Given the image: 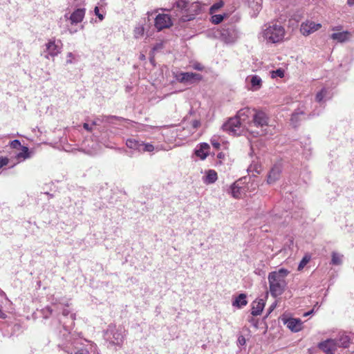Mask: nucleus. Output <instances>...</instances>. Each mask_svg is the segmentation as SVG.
Masks as SVG:
<instances>
[{
	"mask_svg": "<svg viewBox=\"0 0 354 354\" xmlns=\"http://www.w3.org/2000/svg\"><path fill=\"white\" fill-rule=\"evenodd\" d=\"M289 272L285 268H281L278 271L269 273L268 282L271 295L276 297L281 295L286 286L285 278Z\"/></svg>",
	"mask_w": 354,
	"mask_h": 354,
	"instance_id": "obj_1",
	"label": "nucleus"
},
{
	"mask_svg": "<svg viewBox=\"0 0 354 354\" xmlns=\"http://www.w3.org/2000/svg\"><path fill=\"white\" fill-rule=\"evenodd\" d=\"M174 6L177 8V11L182 14L181 19L183 21L192 20L200 10L198 3H191L188 0H177Z\"/></svg>",
	"mask_w": 354,
	"mask_h": 354,
	"instance_id": "obj_2",
	"label": "nucleus"
},
{
	"mask_svg": "<svg viewBox=\"0 0 354 354\" xmlns=\"http://www.w3.org/2000/svg\"><path fill=\"white\" fill-rule=\"evenodd\" d=\"M263 35L267 41L270 43H279L283 41L285 36L284 28L274 24L268 26L263 32Z\"/></svg>",
	"mask_w": 354,
	"mask_h": 354,
	"instance_id": "obj_3",
	"label": "nucleus"
},
{
	"mask_svg": "<svg viewBox=\"0 0 354 354\" xmlns=\"http://www.w3.org/2000/svg\"><path fill=\"white\" fill-rule=\"evenodd\" d=\"M124 330L117 328L115 325H109L104 333L105 339L113 345L120 346L124 341Z\"/></svg>",
	"mask_w": 354,
	"mask_h": 354,
	"instance_id": "obj_4",
	"label": "nucleus"
},
{
	"mask_svg": "<svg viewBox=\"0 0 354 354\" xmlns=\"http://www.w3.org/2000/svg\"><path fill=\"white\" fill-rule=\"evenodd\" d=\"M223 131L232 136L239 135L241 129V122L238 117L230 118L223 125Z\"/></svg>",
	"mask_w": 354,
	"mask_h": 354,
	"instance_id": "obj_5",
	"label": "nucleus"
},
{
	"mask_svg": "<svg viewBox=\"0 0 354 354\" xmlns=\"http://www.w3.org/2000/svg\"><path fill=\"white\" fill-rule=\"evenodd\" d=\"M202 78L201 74L189 72H181L176 75V80L183 84H193L201 81Z\"/></svg>",
	"mask_w": 354,
	"mask_h": 354,
	"instance_id": "obj_6",
	"label": "nucleus"
},
{
	"mask_svg": "<svg viewBox=\"0 0 354 354\" xmlns=\"http://www.w3.org/2000/svg\"><path fill=\"white\" fill-rule=\"evenodd\" d=\"M317 347L326 354H335L337 348V341L335 339L329 338L319 342Z\"/></svg>",
	"mask_w": 354,
	"mask_h": 354,
	"instance_id": "obj_7",
	"label": "nucleus"
},
{
	"mask_svg": "<svg viewBox=\"0 0 354 354\" xmlns=\"http://www.w3.org/2000/svg\"><path fill=\"white\" fill-rule=\"evenodd\" d=\"M322 28V24L307 20L301 23L300 32L304 36H308Z\"/></svg>",
	"mask_w": 354,
	"mask_h": 354,
	"instance_id": "obj_8",
	"label": "nucleus"
},
{
	"mask_svg": "<svg viewBox=\"0 0 354 354\" xmlns=\"http://www.w3.org/2000/svg\"><path fill=\"white\" fill-rule=\"evenodd\" d=\"M155 27L158 31L168 28L172 26L171 17L167 14H159L155 19Z\"/></svg>",
	"mask_w": 354,
	"mask_h": 354,
	"instance_id": "obj_9",
	"label": "nucleus"
},
{
	"mask_svg": "<svg viewBox=\"0 0 354 354\" xmlns=\"http://www.w3.org/2000/svg\"><path fill=\"white\" fill-rule=\"evenodd\" d=\"M221 37L227 41H233L236 38V30L232 24L225 25L221 30Z\"/></svg>",
	"mask_w": 354,
	"mask_h": 354,
	"instance_id": "obj_10",
	"label": "nucleus"
},
{
	"mask_svg": "<svg viewBox=\"0 0 354 354\" xmlns=\"http://www.w3.org/2000/svg\"><path fill=\"white\" fill-rule=\"evenodd\" d=\"M62 46V44L61 41L59 40L57 43H56L55 39L49 40V41L46 44L48 55L52 57H55L60 53Z\"/></svg>",
	"mask_w": 354,
	"mask_h": 354,
	"instance_id": "obj_11",
	"label": "nucleus"
},
{
	"mask_svg": "<svg viewBox=\"0 0 354 354\" xmlns=\"http://www.w3.org/2000/svg\"><path fill=\"white\" fill-rule=\"evenodd\" d=\"M268 120L266 114L263 111H257L253 117V122L257 127H267Z\"/></svg>",
	"mask_w": 354,
	"mask_h": 354,
	"instance_id": "obj_12",
	"label": "nucleus"
},
{
	"mask_svg": "<svg viewBox=\"0 0 354 354\" xmlns=\"http://www.w3.org/2000/svg\"><path fill=\"white\" fill-rule=\"evenodd\" d=\"M241 180H238L230 187V194L234 198H241L245 194V189L241 186Z\"/></svg>",
	"mask_w": 354,
	"mask_h": 354,
	"instance_id": "obj_13",
	"label": "nucleus"
},
{
	"mask_svg": "<svg viewBox=\"0 0 354 354\" xmlns=\"http://www.w3.org/2000/svg\"><path fill=\"white\" fill-rule=\"evenodd\" d=\"M287 327L293 332H298L302 328V322L299 319L289 318L286 322Z\"/></svg>",
	"mask_w": 354,
	"mask_h": 354,
	"instance_id": "obj_14",
	"label": "nucleus"
},
{
	"mask_svg": "<svg viewBox=\"0 0 354 354\" xmlns=\"http://www.w3.org/2000/svg\"><path fill=\"white\" fill-rule=\"evenodd\" d=\"M84 8H78L71 15L70 20L72 24H78L82 21L85 15Z\"/></svg>",
	"mask_w": 354,
	"mask_h": 354,
	"instance_id": "obj_15",
	"label": "nucleus"
},
{
	"mask_svg": "<svg viewBox=\"0 0 354 354\" xmlns=\"http://www.w3.org/2000/svg\"><path fill=\"white\" fill-rule=\"evenodd\" d=\"M281 174V169L279 166L274 165L270 171L268 176V183L269 184L274 183L279 178Z\"/></svg>",
	"mask_w": 354,
	"mask_h": 354,
	"instance_id": "obj_16",
	"label": "nucleus"
},
{
	"mask_svg": "<svg viewBox=\"0 0 354 354\" xmlns=\"http://www.w3.org/2000/svg\"><path fill=\"white\" fill-rule=\"evenodd\" d=\"M330 37L333 39L342 43L349 40L351 37V33L348 31H343L341 32L333 33Z\"/></svg>",
	"mask_w": 354,
	"mask_h": 354,
	"instance_id": "obj_17",
	"label": "nucleus"
},
{
	"mask_svg": "<svg viewBox=\"0 0 354 354\" xmlns=\"http://www.w3.org/2000/svg\"><path fill=\"white\" fill-rule=\"evenodd\" d=\"M209 146L207 143H201L200 148L196 150V155L199 157L201 160H205L208 156Z\"/></svg>",
	"mask_w": 354,
	"mask_h": 354,
	"instance_id": "obj_18",
	"label": "nucleus"
},
{
	"mask_svg": "<svg viewBox=\"0 0 354 354\" xmlns=\"http://www.w3.org/2000/svg\"><path fill=\"white\" fill-rule=\"evenodd\" d=\"M337 341V347L342 346L343 348H347L350 344L349 337L344 333H339L338 337L335 339Z\"/></svg>",
	"mask_w": 354,
	"mask_h": 354,
	"instance_id": "obj_19",
	"label": "nucleus"
},
{
	"mask_svg": "<svg viewBox=\"0 0 354 354\" xmlns=\"http://www.w3.org/2000/svg\"><path fill=\"white\" fill-rule=\"evenodd\" d=\"M250 78V82L252 86L251 89L252 91L259 90L262 86V80L258 75L249 76L247 79Z\"/></svg>",
	"mask_w": 354,
	"mask_h": 354,
	"instance_id": "obj_20",
	"label": "nucleus"
},
{
	"mask_svg": "<svg viewBox=\"0 0 354 354\" xmlns=\"http://www.w3.org/2000/svg\"><path fill=\"white\" fill-rule=\"evenodd\" d=\"M248 304L246 295L245 294H240L232 302L234 307L243 308Z\"/></svg>",
	"mask_w": 354,
	"mask_h": 354,
	"instance_id": "obj_21",
	"label": "nucleus"
},
{
	"mask_svg": "<svg viewBox=\"0 0 354 354\" xmlns=\"http://www.w3.org/2000/svg\"><path fill=\"white\" fill-rule=\"evenodd\" d=\"M218 178L217 173L215 170L209 169L207 171L205 178L204 180L205 183L212 184L216 181Z\"/></svg>",
	"mask_w": 354,
	"mask_h": 354,
	"instance_id": "obj_22",
	"label": "nucleus"
},
{
	"mask_svg": "<svg viewBox=\"0 0 354 354\" xmlns=\"http://www.w3.org/2000/svg\"><path fill=\"white\" fill-rule=\"evenodd\" d=\"M127 147L134 150L141 151V147L143 145V142H140L135 139H128L126 142Z\"/></svg>",
	"mask_w": 354,
	"mask_h": 354,
	"instance_id": "obj_23",
	"label": "nucleus"
},
{
	"mask_svg": "<svg viewBox=\"0 0 354 354\" xmlns=\"http://www.w3.org/2000/svg\"><path fill=\"white\" fill-rule=\"evenodd\" d=\"M342 257H343L342 255H341L335 252H332V259H331L332 264L340 265L342 263Z\"/></svg>",
	"mask_w": 354,
	"mask_h": 354,
	"instance_id": "obj_24",
	"label": "nucleus"
},
{
	"mask_svg": "<svg viewBox=\"0 0 354 354\" xmlns=\"http://www.w3.org/2000/svg\"><path fill=\"white\" fill-rule=\"evenodd\" d=\"M17 158H23L24 160L30 157L29 150L27 147H21V152L19 153L17 156Z\"/></svg>",
	"mask_w": 354,
	"mask_h": 354,
	"instance_id": "obj_25",
	"label": "nucleus"
},
{
	"mask_svg": "<svg viewBox=\"0 0 354 354\" xmlns=\"http://www.w3.org/2000/svg\"><path fill=\"white\" fill-rule=\"evenodd\" d=\"M145 28L143 26H139L133 30V35L135 38H140L144 36Z\"/></svg>",
	"mask_w": 354,
	"mask_h": 354,
	"instance_id": "obj_26",
	"label": "nucleus"
},
{
	"mask_svg": "<svg viewBox=\"0 0 354 354\" xmlns=\"http://www.w3.org/2000/svg\"><path fill=\"white\" fill-rule=\"evenodd\" d=\"M304 115L303 111H296L292 114L291 122L297 126L298 122L300 120V116Z\"/></svg>",
	"mask_w": 354,
	"mask_h": 354,
	"instance_id": "obj_27",
	"label": "nucleus"
},
{
	"mask_svg": "<svg viewBox=\"0 0 354 354\" xmlns=\"http://www.w3.org/2000/svg\"><path fill=\"white\" fill-rule=\"evenodd\" d=\"M327 89L326 88H323L319 92L316 94L315 100L317 102H321L325 96L327 95Z\"/></svg>",
	"mask_w": 354,
	"mask_h": 354,
	"instance_id": "obj_28",
	"label": "nucleus"
},
{
	"mask_svg": "<svg viewBox=\"0 0 354 354\" xmlns=\"http://www.w3.org/2000/svg\"><path fill=\"white\" fill-rule=\"evenodd\" d=\"M224 5V3L223 1H219L215 3H214L209 9V13L213 14L216 12L217 10H218L220 8H221Z\"/></svg>",
	"mask_w": 354,
	"mask_h": 354,
	"instance_id": "obj_29",
	"label": "nucleus"
},
{
	"mask_svg": "<svg viewBox=\"0 0 354 354\" xmlns=\"http://www.w3.org/2000/svg\"><path fill=\"white\" fill-rule=\"evenodd\" d=\"M310 257L308 255H306L303 257L301 261H300L299 266H298V270H301L303 268L306 266V264L310 261Z\"/></svg>",
	"mask_w": 354,
	"mask_h": 354,
	"instance_id": "obj_30",
	"label": "nucleus"
},
{
	"mask_svg": "<svg viewBox=\"0 0 354 354\" xmlns=\"http://www.w3.org/2000/svg\"><path fill=\"white\" fill-rule=\"evenodd\" d=\"M224 19V16L222 15H212L211 21L214 24H220Z\"/></svg>",
	"mask_w": 354,
	"mask_h": 354,
	"instance_id": "obj_31",
	"label": "nucleus"
},
{
	"mask_svg": "<svg viewBox=\"0 0 354 354\" xmlns=\"http://www.w3.org/2000/svg\"><path fill=\"white\" fill-rule=\"evenodd\" d=\"M154 150V147L153 145L150 143H144L143 145L141 147V151H147V152H151Z\"/></svg>",
	"mask_w": 354,
	"mask_h": 354,
	"instance_id": "obj_32",
	"label": "nucleus"
},
{
	"mask_svg": "<svg viewBox=\"0 0 354 354\" xmlns=\"http://www.w3.org/2000/svg\"><path fill=\"white\" fill-rule=\"evenodd\" d=\"M271 77L272 78L279 77H284V71L281 68L277 69L276 71H272L271 72Z\"/></svg>",
	"mask_w": 354,
	"mask_h": 354,
	"instance_id": "obj_33",
	"label": "nucleus"
},
{
	"mask_svg": "<svg viewBox=\"0 0 354 354\" xmlns=\"http://www.w3.org/2000/svg\"><path fill=\"white\" fill-rule=\"evenodd\" d=\"M262 313H263V311H252V313H251L252 317H251V318H249V322H252L253 325L257 326L258 322H257V321H256L254 319V317L261 315L262 314Z\"/></svg>",
	"mask_w": 354,
	"mask_h": 354,
	"instance_id": "obj_34",
	"label": "nucleus"
},
{
	"mask_svg": "<svg viewBox=\"0 0 354 354\" xmlns=\"http://www.w3.org/2000/svg\"><path fill=\"white\" fill-rule=\"evenodd\" d=\"M264 306H265V304L263 302V299H260L257 304V306H253L252 307V310L254 309H256V310H263L264 308Z\"/></svg>",
	"mask_w": 354,
	"mask_h": 354,
	"instance_id": "obj_35",
	"label": "nucleus"
},
{
	"mask_svg": "<svg viewBox=\"0 0 354 354\" xmlns=\"http://www.w3.org/2000/svg\"><path fill=\"white\" fill-rule=\"evenodd\" d=\"M9 162V159L6 157H0V168L7 165Z\"/></svg>",
	"mask_w": 354,
	"mask_h": 354,
	"instance_id": "obj_36",
	"label": "nucleus"
},
{
	"mask_svg": "<svg viewBox=\"0 0 354 354\" xmlns=\"http://www.w3.org/2000/svg\"><path fill=\"white\" fill-rule=\"evenodd\" d=\"M10 147L13 149H18L21 147V142L18 140H12L10 142Z\"/></svg>",
	"mask_w": 354,
	"mask_h": 354,
	"instance_id": "obj_37",
	"label": "nucleus"
},
{
	"mask_svg": "<svg viewBox=\"0 0 354 354\" xmlns=\"http://www.w3.org/2000/svg\"><path fill=\"white\" fill-rule=\"evenodd\" d=\"M238 344L239 346H243L245 344V338L243 336V335H240L239 337H238Z\"/></svg>",
	"mask_w": 354,
	"mask_h": 354,
	"instance_id": "obj_38",
	"label": "nucleus"
},
{
	"mask_svg": "<svg viewBox=\"0 0 354 354\" xmlns=\"http://www.w3.org/2000/svg\"><path fill=\"white\" fill-rule=\"evenodd\" d=\"M73 354V353H71ZM73 354H90L89 351L86 348H80L75 352Z\"/></svg>",
	"mask_w": 354,
	"mask_h": 354,
	"instance_id": "obj_39",
	"label": "nucleus"
},
{
	"mask_svg": "<svg viewBox=\"0 0 354 354\" xmlns=\"http://www.w3.org/2000/svg\"><path fill=\"white\" fill-rule=\"evenodd\" d=\"M94 12H95V14L97 16V17L100 19V20H102L104 19V16L100 13L99 12V8L97 6H96L94 9Z\"/></svg>",
	"mask_w": 354,
	"mask_h": 354,
	"instance_id": "obj_40",
	"label": "nucleus"
},
{
	"mask_svg": "<svg viewBox=\"0 0 354 354\" xmlns=\"http://www.w3.org/2000/svg\"><path fill=\"white\" fill-rule=\"evenodd\" d=\"M193 68L196 70H198V71H203V66L199 64V63H197V64H195L194 66H193Z\"/></svg>",
	"mask_w": 354,
	"mask_h": 354,
	"instance_id": "obj_41",
	"label": "nucleus"
},
{
	"mask_svg": "<svg viewBox=\"0 0 354 354\" xmlns=\"http://www.w3.org/2000/svg\"><path fill=\"white\" fill-rule=\"evenodd\" d=\"M211 143L212 145V146L216 149H218L220 148V143L217 141H215V140H212L211 141Z\"/></svg>",
	"mask_w": 354,
	"mask_h": 354,
	"instance_id": "obj_42",
	"label": "nucleus"
},
{
	"mask_svg": "<svg viewBox=\"0 0 354 354\" xmlns=\"http://www.w3.org/2000/svg\"><path fill=\"white\" fill-rule=\"evenodd\" d=\"M83 127L84 129H86V131H88L89 132H91L92 131V128L89 126V124L88 123H84Z\"/></svg>",
	"mask_w": 354,
	"mask_h": 354,
	"instance_id": "obj_43",
	"label": "nucleus"
},
{
	"mask_svg": "<svg viewBox=\"0 0 354 354\" xmlns=\"http://www.w3.org/2000/svg\"><path fill=\"white\" fill-rule=\"evenodd\" d=\"M7 317V315L6 314L5 311H0V318L1 319H6Z\"/></svg>",
	"mask_w": 354,
	"mask_h": 354,
	"instance_id": "obj_44",
	"label": "nucleus"
},
{
	"mask_svg": "<svg viewBox=\"0 0 354 354\" xmlns=\"http://www.w3.org/2000/svg\"><path fill=\"white\" fill-rule=\"evenodd\" d=\"M313 312H314V311H313V310L307 311V313H306L304 314V316H305V317H306V316H308V315H311Z\"/></svg>",
	"mask_w": 354,
	"mask_h": 354,
	"instance_id": "obj_45",
	"label": "nucleus"
},
{
	"mask_svg": "<svg viewBox=\"0 0 354 354\" xmlns=\"http://www.w3.org/2000/svg\"><path fill=\"white\" fill-rule=\"evenodd\" d=\"M198 125H199V122H198V121H194V127H198Z\"/></svg>",
	"mask_w": 354,
	"mask_h": 354,
	"instance_id": "obj_46",
	"label": "nucleus"
},
{
	"mask_svg": "<svg viewBox=\"0 0 354 354\" xmlns=\"http://www.w3.org/2000/svg\"><path fill=\"white\" fill-rule=\"evenodd\" d=\"M348 3L349 5H353L354 4V0H348Z\"/></svg>",
	"mask_w": 354,
	"mask_h": 354,
	"instance_id": "obj_47",
	"label": "nucleus"
},
{
	"mask_svg": "<svg viewBox=\"0 0 354 354\" xmlns=\"http://www.w3.org/2000/svg\"><path fill=\"white\" fill-rule=\"evenodd\" d=\"M266 132H264L263 130H262V132L260 133L261 136H263V135H266Z\"/></svg>",
	"mask_w": 354,
	"mask_h": 354,
	"instance_id": "obj_48",
	"label": "nucleus"
},
{
	"mask_svg": "<svg viewBox=\"0 0 354 354\" xmlns=\"http://www.w3.org/2000/svg\"><path fill=\"white\" fill-rule=\"evenodd\" d=\"M145 58V56L144 55H140V59H144Z\"/></svg>",
	"mask_w": 354,
	"mask_h": 354,
	"instance_id": "obj_49",
	"label": "nucleus"
},
{
	"mask_svg": "<svg viewBox=\"0 0 354 354\" xmlns=\"http://www.w3.org/2000/svg\"><path fill=\"white\" fill-rule=\"evenodd\" d=\"M274 308V306L273 305H272V306L270 307L269 310H273V308Z\"/></svg>",
	"mask_w": 354,
	"mask_h": 354,
	"instance_id": "obj_50",
	"label": "nucleus"
},
{
	"mask_svg": "<svg viewBox=\"0 0 354 354\" xmlns=\"http://www.w3.org/2000/svg\"><path fill=\"white\" fill-rule=\"evenodd\" d=\"M218 158H222V153H218Z\"/></svg>",
	"mask_w": 354,
	"mask_h": 354,
	"instance_id": "obj_51",
	"label": "nucleus"
},
{
	"mask_svg": "<svg viewBox=\"0 0 354 354\" xmlns=\"http://www.w3.org/2000/svg\"><path fill=\"white\" fill-rule=\"evenodd\" d=\"M271 312H272V311H269V312H268V313H267V314L265 315V317H268V315H269Z\"/></svg>",
	"mask_w": 354,
	"mask_h": 354,
	"instance_id": "obj_52",
	"label": "nucleus"
},
{
	"mask_svg": "<svg viewBox=\"0 0 354 354\" xmlns=\"http://www.w3.org/2000/svg\"><path fill=\"white\" fill-rule=\"evenodd\" d=\"M68 56H69V57H72V53H68Z\"/></svg>",
	"mask_w": 354,
	"mask_h": 354,
	"instance_id": "obj_53",
	"label": "nucleus"
},
{
	"mask_svg": "<svg viewBox=\"0 0 354 354\" xmlns=\"http://www.w3.org/2000/svg\"><path fill=\"white\" fill-rule=\"evenodd\" d=\"M333 30H338V29H337V28H333Z\"/></svg>",
	"mask_w": 354,
	"mask_h": 354,
	"instance_id": "obj_54",
	"label": "nucleus"
},
{
	"mask_svg": "<svg viewBox=\"0 0 354 354\" xmlns=\"http://www.w3.org/2000/svg\"><path fill=\"white\" fill-rule=\"evenodd\" d=\"M71 62H72L71 60L67 61V63H71Z\"/></svg>",
	"mask_w": 354,
	"mask_h": 354,
	"instance_id": "obj_55",
	"label": "nucleus"
},
{
	"mask_svg": "<svg viewBox=\"0 0 354 354\" xmlns=\"http://www.w3.org/2000/svg\"><path fill=\"white\" fill-rule=\"evenodd\" d=\"M67 315H68V313H64V316H66Z\"/></svg>",
	"mask_w": 354,
	"mask_h": 354,
	"instance_id": "obj_56",
	"label": "nucleus"
}]
</instances>
